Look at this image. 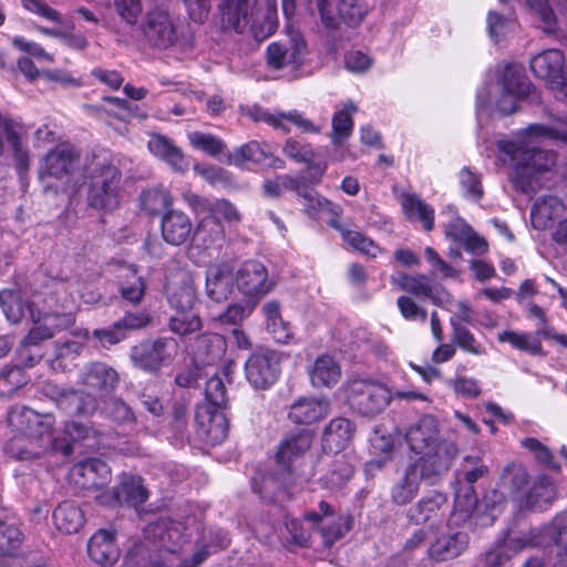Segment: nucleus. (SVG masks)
Returning <instances> with one entry per match:
<instances>
[{"instance_id": "nucleus-1", "label": "nucleus", "mask_w": 567, "mask_h": 567, "mask_svg": "<svg viewBox=\"0 0 567 567\" xmlns=\"http://www.w3.org/2000/svg\"><path fill=\"white\" fill-rule=\"evenodd\" d=\"M540 138L567 142V132L543 124H533L515 140L497 143V148L503 154L502 159L513 166L511 181L514 187L524 194L537 192L542 185L539 175L549 169L555 162V155L551 152L539 147Z\"/></svg>"}, {"instance_id": "nucleus-2", "label": "nucleus", "mask_w": 567, "mask_h": 567, "mask_svg": "<svg viewBox=\"0 0 567 567\" xmlns=\"http://www.w3.org/2000/svg\"><path fill=\"white\" fill-rule=\"evenodd\" d=\"M6 422L13 435L7 441L6 453L17 460H34L49 452L72 453L70 443L55 436L54 416L42 414L24 404L7 411Z\"/></svg>"}, {"instance_id": "nucleus-3", "label": "nucleus", "mask_w": 567, "mask_h": 567, "mask_svg": "<svg viewBox=\"0 0 567 567\" xmlns=\"http://www.w3.org/2000/svg\"><path fill=\"white\" fill-rule=\"evenodd\" d=\"M79 382L97 396L91 392L68 389L53 382L44 383L42 391L66 414L89 417L100 409L101 401L115 390L118 374L105 363L93 362L81 371Z\"/></svg>"}, {"instance_id": "nucleus-4", "label": "nucleus", "mask_w": 567, "mask_h": 567, "mask_svg": "<svg viewBox=\"0 0 567 567\" xmlns=\"http://www.w3.org/2000/svg\"><path fill=\"white\" fill-rule=\"evenodd\" d=\"M218 9L225 28L244 33L249 27L258 41L267 39L277 29V0H219Z\"/></svg>"}, {"instance_id": "nucleus-5", "label": "nucleus", "mask_w": 567, "mask_h": 567, "mask_svg": "<svg viewBox=\"0 0 567 567\" xmlns=\"http://www.w3.org/2000/svg\"><path fill=\"white\" fill-rule=\"evenodd\" d=\"M140 31L145 47L156 51L177 49L182 52L194 48L195 38L188 27L167 10L152 9L143 17Z\"/></svg>"}, {"instance_id": "nucleus-6", "label": "nucleus", "mask_w": 567, "mask_h": 567, "mask_svg": "<svg viewBox=\"0 0 567 567\" xmlns=\"http://www.w3.org/2000/svg\"><path fill=\"white\" fill-rule=\"evenodd\" d=\"M121 178L122 174L116 166L110 163L96 165L90 175L87 204L104 210L117 208L122 197Z\"/></svg>"}, {"instance_id": "nucleus-7", "label": "nucleus", "mask_w": 567, "mask_h": 567, "mask_svg": "<svg viewBox=\"0 0 567 567\" xmlns=\"http://www.w3.org/2000/svg\"><path fill=\"white\" fill-rule=\"evenodd\" d=\"M308 54V44L299 29L291 24L287 25L286 39L272 42L266 50L268 66L274 70H281L288 66L299 68Z\"/></svg>"}, {"instance_id": "nucleus-8", "label": "nucleus", "mask_w": 567, "mask_h": 567, "mask_svg": "<svg viewBox=\"0 0 567 567\" xmlns=\"http://www.w3.org/2000/svg\"><path fill=\"white\" fill-rule=\"evenodd\" d=\"M177 351L178 343L176 339L159 337L143 340L134 346L130 357L135 367L147 372H157L174 359Z\"/></svg>"}, {"instance_id": "nucleus-9", "label": "nucleus", "mask_w": 567, "mask_h": 567, "mask_svg": "<svg viewBox=\"0 0 567 567\" xmlns=\"http://www.w3.org/2000/svg\"><path fill=\"white\" fill-rule=\"evenodd\" d=\"M348 400L351 408L365 416L381 413L390 403V391L381 383L358 379L349 384Z\"/></svg>"}, {"instance_id": "nucleus-10", "label": "nucleus", "mask_w": 567, "mask_h": 567, "mask_svg": "<svg viewBox=\"0 0 567 567\" xmlns=\"http://www.w3.org/2000/svg\"><path fill=\"white\" fill-rule=\"evenodd\" d=\"M281 354L271 349L252 352L245 363L247 381L259 390L269 389L280 375Z\"/></svg>"}, {"instance_id": "nucleus-11", "label": "nucleus", "mask_w": 567, "mask_h": 567, "mask_svg": "<svg viewBox=\"0 0 567 567\" xmlns=\"http://www.w3.org/2000/svg\"><path fill=\"white\" fill-rule=\"evenodd\" d=\"M312 435L309 431L301 430L296 433L288 434L279 444L278 452L276 454V462L279 466L280 476L279 478L275 477H265L262 489H254L259 493H268L270 486L275 484L277 481H280V484L285 482V475L289 473L291 464L295 460L302 456L311 446Z\"/></svg>"}, {"instance_id": "nucleus-12", "label": "nucleus", "mask_w": 567, "mask_h": 567, "mask_svg": "<svg viewBox=\"0 0 567 567\" xmlns=\"http://www.w3.org/2000/svg\"><path fill=\"white\" fill-rule=\"evenodd\" d=\"M421 456L417 461L409 465L416 466L419 480L427 484H435L449 471L457 449L452 442H442L436 450H429L419 453Z\"/></svg>"}, {"instance_id": "nucleus-13", "label": "nucleus", "mask_w": 567, "mask_h": 567, "mask_svg": "<svg viewBox=\"0 0 567 567\" xmlns=\"http://www.w3.org/2000/svg\"><path fill=\"white\" fill-rule=\"evenodd\" d=\"M247 114L255 122H265L274 128L286 133L290 132L291 125L297 126L303 133L320 132V127L305 117L298 110H290L288 112L275 110L271 112L260 106H252Z\"/></svg>"}, {"instance_id": "nucleus-14", "label": "nucleus", "mask_w": 567, "mask_h": 567, "mask_svg": "<svg viewBox=\"0 0 567 567\" xmlns=\"http://www.w3.org/2000/svg\"><path fill=\"white\" fill-rule=\"evenodd\" d=\"M183 198L196 215H208L229 225L241 220L240 212L228 199H209L190 192L185 193Z\"/></svg>"}, {"instance_id": "nucleus-15", "label": "nucleus", "mask_w": 567, "mask_h": 567, "mask_svg": "<svg viewBox=\"0 0 567 567\" xmlns=\"http://www.w3.org/2000/svg\"><path fill=\"white\" fill-rule=\"evenodd\" d=\"M236 284L244 295L255 298L265 296L274 287V282L268 278L267 268L257 260H248L240 266Z\"/></svg>"}, {"instance_id": "nucleus-16", "label": "nucleus", "mask_w": 567, "mask_h": 567, "mask_svg": "<svg viewBox=\"0 0 567 567\" xmlns=\"http://www.w3.org/2000/svg\"><path fill=\"white\" fill-rule=\"evenodd\" d=\"M75 148L70 144H60L50 151L41 162L39 175L42 181L47 178L61 179L69 176L78 162Z\"/></svg>"}, {"instance_id": "nucleus-17", "label": "nucleus", "mask_w": 567, "mask_h": 567, "mask_svg": "<svg viewBox=\"0 0 567 567\" xmlns=\"http://www.w3.org/2000/svg\"><path fill=\"white\" fill-rule=\"evenodd\" d=\"M487 472V466L484 464H478L473 468L465 470V484L457 489L454 501L453 518L455 520H465L472 517L473 513L477 511V496L473 484L486 475Z\"/></svg>"}, {"instance_id": "nucleus-18", "label": "nucleus", "mask_w": 567, "mask_h": 567, "mask_svg": "<svg viewBox=\"0 0 567 567\" xmlns=\"http://www.w3.org/2000/svg\"><path fill=\"white\" fill-rule=\"evenodd\" d=\"M390 281L398 289L419 299H430L434 303L443 301V295H446L439 285H433L431 279L423 274L412 276L396 272L391 276Z\"/></svg>"}, {"instance_id": "nucleus-19", "label": "nucleus", "mask_w": 567, "mask_h": 567, "mask_svg": "<svg viewBox=\"0 0 567 567\" xmlns=\"http://www.w3.org/2000/svg\"><path fill=\"white\" fill-rule=\"evenodd\" d=\"M405 440L415 454L436 450L442 442H447L440 437L437 421L431 415H425L412 424L405 433Z\"/></svg>"}, {"instance_id": "nucleus-20", "label": "nucleus", "mask_w": 567, "mask_h": 567, "mask_svg": "<svg viewBox=\"0 0 567 567\" xmlns=\"http://www.w3.org/2000/svg\"><path fill=\"white\" fill-rule=\"evenodd\" d=\"M72 477L83 489H99L111 482L112 473L103 460L89 458L73 466Z\"/></svg>"}, {"instance_id": "nucleus-21", "label": "nucleus", "mask_w": 567, "mask_h": 567, "mask_svg": "<svg viewBox=\"0 0 567 567\" xmlns=\"http://www.w3.org/2000/svg\"><path fill=\"white\" fill-rule=\"evenodd\" d=\"M147 497V491L143 486V481L140 476H124L107 501L105 496H99V499L102 504L109 506L118 504L137 507L143 504Z\"/></svg>"}, {"instance_id": "nucleus-22", "label": "nucleus", "mask_w": 567, "mask_h": 567, "mask_svg": "<svg viewBox=\"0 0 567 567\" xmlns=\"http://www.w3.org/2000/svg\"><path fill=\"white\" fill-rule=\"evenodd\" d=\"M444 504L445 498L442 495L424 497L409 509L408 518L415 525H426L431 530L439 528L444 520Z\"/></svg>"}, {"instance_id": "nucleus-23", "label": "nucleus", "mask_w": 567, "mask_h": 567, "mask_svg": "<svg viewBox=\"0 0 567 567\" xmlns=\"http://www.w3.org/2000/svg\"><path fill=\"white\" fill-rule=\"evenodd\" d=\"M196 421L210 444H220L226 440L229 423L225 410H212V406H199L196 412Z\"/></svg>"}, {"instance_id": "nucleus-24", "label": "nucleus", "mask_w": 567, "mask_h": 567, "mask_svg": "<svg viewBox=\"0 0 567 567\" xmlns=\"http://www.w3.org/2000/svg\"><path fill=\"white\" fill-rule=\"evenodd\" d=\"M542 543L535 539L534 536L528 537H513L508 536L502 543L497 544L494 548L485 553L484 563L485 567H508L511 558L528 546L540 545Z\"/></svg>"}, {"instance_id": "nucleus-25", "label": "nucleus", "mask_w": 567, "mask_h": 567, "mask_svg": "<svg viewBox=\"0 0 567 567\" xmlns=\"http://www.w3.org/2000/svg\"><path fill=\"white\" fill-rule=\"evenodd\" d=\"M150 152L167 163L172 169L185 173L189 168V161L175 143L161 134H153L147 142Z\"/></svg>"}, {"instance_id": "nucleus-26", "label": "nucleus", "mask_w": 567, "mask_h": 567, "mask_svg": "<svg viewBox=\"0 0 567 567\" xmlns=\"http://www.w3.org/2000/svg\"><path fill=\"white\" fill-rule=\"evenodd\" d=\"M193 234L190 218L181 210H168L162 218V236L173 246L186 243Z\"/></svg>"}, {"instance_id": "nucleus-27", "label": "nucleus", "mask_w": 567, "mask_h": 567, "mask_svg": "<svg viewBox=\"0 0 567 567\" xmlns=\"http://www.w3.org/2000/svg\"><path fill=\"white\" fill-rule=\"evenodd\" d=\"M233 268L227 262L212 265L206 271V293L216 301L226 300L231 292Z\"/></svg>"}, {"instance_id": "nucleus-28", "label": "nucleus", "mask_w": 567, "mask_h": 567, "mask_svg": "<svg viewBox=\"0 0 567 567\" xmlns=\"http://www.w3.org/2000/svg\"><path fill=\"white\" fill-rule=\"evenodd\" d=\"M354 432L355 426L350 420L344 417L332 419L323 431V450L339 453L350 444Z\"/></svg>"}, {"instance_id": "nucleus-29", "label": "nucleus", "mask_w": 567, "mask_h": 567, "mask_svg": "<svg viewBox=\"0 0 567 567\" xmlns=\"http://www.w3.org/2000/svg\"><path fill=\"white\" fill-rule=\"evenodd\" d=\"M87 553L92 560L101 566H112L118 559L120 553L114 543V534L101 529L89 540Z\"/></svg>"}, {"instance_id": "nucleus-30", "label": "nucleus", "mask_w": 567, "mask_h": 567, "mask_svg": "<svg viewBox=\"0 0 567 567\" xmlns=\"http://www.w3.org/2000/svg\"><path fill=\"white\" fill-rule=\"evenodd\" d=\"M354 475V464L346 454L336 455L330 462L327 472L321 476L320 483L324 488L339 491L343 488Z\"/></svg>"}, {"instance_id": "nucleus-31", "label": "nucleus", "mask_w": 567, "mask_h": 567, "mask_svg": "<svg viewBox=\"0 0 567 567\" xmlns=\"http://www.w3.org/2000/svg\"><path fill=\"white\" fill-rule=\"evenodd\" d=\"M506 502L505 494L498 489H492L483 499V503L477 502V511L473 513L472 517L466 518L470 525L486 527L491 526L496 519L497 514L501 512ZM460 523L461 520H456Z\"/></svg>"}, {"instance_id": "nucleus-32", "label": "nucleus", "mask_w": 567, "mask_h": 567, "mask_svg": "<svg viewBox=\"0 0 567 567\" xmlns=\"http://www.w3.org/2000/svg\"><path fill=\"white\" fill-rule=\"evenodd\" d=\"M564 55L557 49L545 50L530 60L534 74L544 80L556 81L561 78Z\"/></svg>"}, {"instance_id": "nucleus-33", "label": "nucleus", "mask_w": 567, "mask_h": 567, "mask_svg": "<svg viewBox=\"0 0 567 567\" xmlns=\"http://www.w3.org/2000/svg\"><path fill=\"white\" fill-rule=\"evenodd\" d=\"M466 533L457 532L452 535H442L427 549L431 558L444 561L457 557L467 546Z\"/></svg>"}, {"instance_id": "nucleus-34", "label": "nucleus", "mask_w": 567, "mask_h": 567, "mask_svg": "<svg viewBox=\"0 0 567 567\" xmlns=\"http://www.w3.org/2000/svg\"><path fill=\"white\" fill-rule=\"evenodd\" d=\"M148 533L158 537V543L166 551H177L186 543L185 527L182 523L162 519L150 526Z\"/></svg>"}, {"instance_id": "nucleus-35", "label": "nucleus", "mask_w": 567, "mask_h": 567, "mask_svg": "<svg viewBox=\"0 0 567 567\" xmlns=\"http://www.w3.org/2000/svg\"><path fill=\"white\" fill-rule=\"evenodd\" d=\"M328 414V403L313 398L299 399L290 406L289 419L299 424H311Z\"/></svg>"}, {"instance_id": "nucleus-36", "label": "nucleus", "mask_w": 567, "mask_h": 567, "mask_svg": "<svg viewBox=\"0 0 567 567\" xmlns=\"http://www.w3.org/2000/svg\"><path fill=\"white\" fill-rule=\"evenodd\" d=\"M29 317L35 323L28 334L21 340L30 346L39 347L41 342L54 337L56 327L51 322L56 319L51 315H43L40 310L28 307Z\"/></svg>"}, {"instance_id": "nucleus-37", "label": "nucleus", "mask_w": 567, "mask_h": 567, "mask_svg": "<svg viewBox=\"0 0 567 567\" xmlns=\"http://www.w3.org/2000/svg\"><path fill=\"white\" fill-rule=\"evenodd\" d=\"M420 482L419 473H416V466L408 465L404 470L403 476L400 477L392 486V502L400 506L409 504L417 495Z\"/></svg>"}, {"instance_id": "nucleus-38", "label": "nucleus", "mask_w": 567, "mask_h": 567, "mask_svg": "<svg viewBox=\"0 0 567 567\" xmlns=\"http://www.w3.org/2000/svg\"><path fill=\"white\" fill-rule=\"evenodd\" d=\"M55 527L65 533H78L84 525L85 518L82 509L73 502H63L53 512Z\"/></svg>"}, {"instance_id": "nucleus-39", "label": "nucleus", "mask_w": 567, "mask_h": 567, "mask_svg": "<svg viewBox=\"0 0 567 567\" xmlns=\"http://www.w3.org/2000/svg\"><path fill=\"white\" fill-rule=\"evenodd\" d=\"M401 205L409 219H419L425 230L434 227V209L415 194H403Z\"/></svg>"}, {"instance_id": "nucleus-40", "label": "nucleus", "mask_w": 567, "mask_h": 567, "mask_svg": "<svg viewBox=\"0 0 567 567\" xmlns=\"http://www.w3.org/2000/svg\"><path fill=\"white\" fill-rule=\"evenodd\" d=\"M309 374L313 386H331L340 377V368L332 357L323 354L315 361Z\"/></svg>"}, {"instance_id": "nucleus-41", "label": "nucleus", "mask_w": 567, "mask_h": 567, "mask_svg": "<svg viewBox=\"0 0 567 567\" xmlns=\"http://www.w3.org/2000/svg\"><path fill=\"white\" fill-rule=\"evenodd\" d=\"M358 111L353 102L344 103L343 109L337 111L332 117V143L336 147H342L344 141L351 135L353 130L352 113Z\"/></svg>"}, {"instance_id": "nucleus-42", "label": "nucleus", "mask_w": 567, "mask_h": 567, "mask_svg": "<svg viewBox=\"0 0 567 567\" xmlns=\"http://www.w3.org/2000/svg\"><path fill=\"white\" fill-rule=\"evenodd\" d=\"M555 497V488L546 476L538 477L525 496L528 508L544 511Z\"/></svg>"}, {"instance_id": "nucleus-43", "label": "nucleus", "mask_w": 567, "mask_h": 567, "mask_svg": "<svg viewBox=\"0 0 567 567\" xmlns=\"http://www.w3.org/2000/svg\"><path fill=\"white\" fill-rule=\"evenodd\" d=\"M564 206L556 196H544L535 202L532 207V220L535 227H546L548 221L557 218Z\"/></svg>"}, {"instance_id": "nucleus-44", "label": "nucleus", "mask_w": 567, "mask_h": 567, "mask_svg": "<svg viewBox=\"0 0 567 567\" xmlns=\"http://www.w3.org/2000/svg\"><path fill=\"white\" fill-rule=\"evenodd\" d=\"M503 91L513 95L524 97L530 91V82L523 73L520 66L506 64L501 78Z\"/></svg>"}, {"instance_id": "nucleus-45", "label": "nucleus", "mask_w": 567, "mask_h": 567, "mask_svg": "<svg viewBox=\"0 0 567 567\" xmlns=\"http://www.w3.org/2000/svg\"><path fill=\"white\" fill-rule=\"evenodd\" d=\"M329 225L332 228H334L336 230H338L340 233L343 241L346 244H348L349 246H351L353 249H355L364 255H368L370 257L377 256V254L379 251V247L373 243V240H371L363 234L355 231V230L348 229L340 223V220H338L336 218H332L329 221Z\"/></svg>"}, {"instance_id": "nucleus-46", "label": "nucleus", "mask_w": 567, "mask_h": 567, "mask_svg": "<svg viewBox=\"0 0 567 567\" xmlns=\"http://www.w3.org/2000/svg\"><path fill=\"white\" fill-rule=\"evenodd\" d=\"M192 350L195 355L210 363L221 355L224 340L218 333H203L195 339Z\"/></svg>"}, {"instance_id": "nucleus-47", "label": "nucleus", "mask_w": 567, "mask_h": 567, "mask_svg": "<svg viewBox=\"0 0 567 567\" xmlns=\"http://www.w3.org/2000/svg\"><path fill=\"white\" fill-rule=\"evenodd\" d=\"M0 306L8 321L12 323L20 322L29 313V306L34 308L33 303L24 302L18 291L9 289L0 291Z\"/></svg>"}, {"instance_id": "nucleus-48", "label": "nucleus", "mask_w": 567, "mask_h": 567, "mask_svg": "<svg viewBox=\"0 0 567 567\" xmlns=\"http://www.w3.org/2000/svg\"><path fill=\"white\" fill-rule=\"evenodd\" d=\"M451 326L452 342L455 346L474 355H483L486 353L485 347L478 342L470 329L463 326L456 318H451Z\"/></svg>"}, {"instance_id": "nucleus-49", "label": "nucleus", "mask_w": 567, "mask_h": 567, "mask_svg": "<svg viewBox=\"0 0 567 567\" xmlns=\"http://www.w3.org/2000/svg\"><path fill=\"white\" fill-rule=\"evenodd\" d=\"M497 339L499 342H508L515 349L526 351L533 355L544 354L540 340L528 332L505 330L498 333Z\"/></svg>"}, {"instance_id": "nucleus-50", "label": "nucleus", "mask_w": 567, "mask_h": 567, "mask_svg": "<svg viewBox=\"0 0 567 567\" xmlns=\"http://www.w3.org/2000/svg\"><path fill=\"white\" fill-rule=\"evenodd\" d=\"M527 483L528 473L526 468L518 463L507 465L501 476V486L516 498H519Z\"/></svg>"}, {"instance_id": "nucleus-51", "label": "nucleus", "mask_w": 567, "mask_h": 567, "mask_svg": "<svg viewBox=\"0 0 567 567\" xmlns=\"http://www.w3.org/2000/svg\"><path fill=\"white\" fill-rule=\"evenodd\" d=\"M195 235L205 247L220 246L225 240V228L220 220L205 215L198 223Z\"/></svg>"}, {"instance_id": "nucleus-52", "label": "nucleus", "mask_w": 567, "mask_h": 567, "mask_svg": "<svg viewBox=\"0 0 567 567\" xmlns=\"http://www.w3.org/2000/svg\"><path fill=\"white\" fill-rule=\"evenodd\" d=\"M29 382L25 371L17 365H6L0 370V396H11Z\"/></svg>"}, {"instance_id": "nucleus-53", "label": "nucleus", "mask_w": 567, "mask_h": 567, "mask_svg": "<svg viewBox=\"0 0 567 567\" xmlns=\"http://www.w3.org/2000/svg\"><path fill=\"white\" fill-rule=\"evenodd\" d=\"M270 153L267 145H261L257 141H250L245 145L236 148L231 155L230 161L236 165H243L247 162L255 164L266 163Z\"/></svg>"}, {"instance_id": "nucleus-54", "label": "nucleus", "mask_w": 567, "mask_h": 567, "mask_svg": "<svg viewBox=\"0 0 567 567\" xmlns=\"http://www.w3.org/2000/svg\"><path fill=\"white\" fill-rule=\"evenodd\" d=\"M340 19L349 27H358L367 17L369 6L364 0H339Z\"/></svg>"}, {"instance_id": "nucleus-55", "label": "nucleus", "mask_w": 567, "mask_h": 567, "mask_svg": "<svg viewBox=\"0 0 567 567\" xmlns=\"http://www.w3.org/2000/svg\"><path fill=\"white\" fill-rule=\"evenodd\" d=\"M168 327L176 334L188 336L202 329V320L193 310L176 311Z\"/></svg>"}, {"instance_id": "nucleus-56", "label": "nucleus", "mask_w": 567, "mask_h": 567, "mask_svg": "<svg viewBox=\"0 0 567 567\" xmlns=\"http://www.w3.org/2000/svg\"><path fill=\"white\" fill-rule=\"evenodd\" d=\"M187 137L194 148L199 150L210 156H217L224 153L226 148L223 140L209 133L194 131L188 133Z\"/></svg>"}, {"instance_id": "nucleus-57", "label": "nucleus", "mask_w": 567, "mask_h": 567, "mask_svg": "<svg viewBox=\"0 0 567 567\" xmlns=\"http://www.w3.org/2000/svg\"><path fill=\"white\" fill-rule=\"evenodd\" d=\"M205 396L207 403L203 406H212V410H226L228 403L227 390L220 377L214 375L207 380Z\"/></svg>"}, {"instance_id": "nucleus-58", "label": "nucleus", "mask_w": 567, "mask_h": 567, "mask_svg": "<svg viewBox=\"0 0 567 567\" xmlns=\"http://www.w3.org/2000/svg\"><path fill=\"white\" fill-rule=\"evenodd\" d=\"M460 185L464 197L478 202L484 195L481 175L468 167H463L458 174Z\"/></svg>"}, {"instance_id": "nucleus-59", "label": "nucleus", "mask_w": 567, "mask_h": 567, "mask_svg": "<svg viewBox=\"0 0 567 567\" xmlns=\"http://www.w3.org/2000/svg\"><path fill=\"white\" fill-rule=\"evenodd\" d=\"M196 291L190 282H183L168 293V302L176 311L193 310Z\"/></svg>"}, {"instance_id": "nucleus-60", "label": "nucleus", "mask_w": 567, "mask_h": 567, "mask_svg": "<svg viewBox=\"0 0 567 567\" xmlns=\"http://www.w3.org/2000/svg\"><path fill=\"white\" fill-rule=\"evenodd\" d=\"M104 408L102 413L120 424H132L135 422V416L132 409L121 399H110L109 401L102 400Z\"/></svg>"}, {"instance_id": "nucleus-61", "label": "nucleus", "mask_w": 567, "mask_h": 567, "mask_svg": "<svg viewBox=\"0 0 567 567\" xmlns=\"http://www.w3.org/2000/svg\"><path fill=\"white\" fill-rule=\"evenodd\" d=\"M127 280L122 282L120 292L124 300L136 305L145 295V282L142 277L136 276L135 269L128 268Z\"/></svg>"}, {"instance_id": "nucleus-62", "label": "nucleus", "mask_w": 567, "mask_h": 567, "mask_svg": "<svg viewBox=\"0 0 567 567\" xmlns=\"http://www.w3.org/2000/svg\"><path fill=\"white\" fill-rule=\"evenodd\" d=\"M544 534L558 546V555L567 558V515L556 517L551 524L544 529Z\"/></svg>"}, {"instance_id": "nucleus-63", "label": "nucleus", "mask_w": 567, "mask_h": 567, "mask_svg": "<svg viewBox=\"0 0 567 567\" xmlns=\"http://www.w3.org/2000/svg\"><path fill=\"white\" fill-rule=\"evenodd\" d=\"M168 205V194L162 189H147L141 195V206L150 215L158 214Z\"/></svg>"}, {"instance_id": "nucleus-64", "label": "nucleus", "mask_w": 567, "mask_h": 567, "mask_svg": "<svg viewBox=\"0 0 567 567\" xmlns=\"http://www.w3.org/2000/svg\"><path fill=\"white\" fill-rule=\"evenodd\" d=\"M284 154L297 163H310L315 159V152L308 144L288 138L284 146Z\"/></svg>"}]
</instances>
